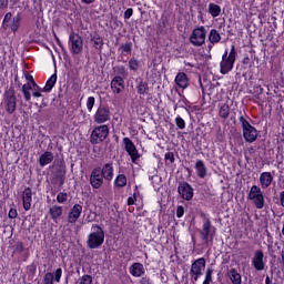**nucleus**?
Returning a JSON list of instances; mask_svg holds the SVG:
<instances>
[{
  "instance_id": "nucleus-50",
  "label": "nucleus",
  "mask_w": 284,
  "mask_h": 284,
  "mask_svg": "<svg viewBox=\"0 0 284 284\" xmlns=\"http://www.w3.org/2000/svg\"><path fill=\"white\" fill-rule=\"evenodd\" d=\"M184 214H185V209H183V206H178V209H176V217L181 219V217H183Z\"/></svg>"
},
{
  "instance_id": "nucleus-12",
  "label": "nucleus",
  "mask_w": 284,
  "mask_h": 284,
  "mask_svg": "<svg viewBox=\"0 0 284 284\" xmlns=\"http://www.w3.org/2000/svg\"><path fill=\"white\" fill-rule=\"evenodd\" d=\"M123 143L129 156L131 158L132 163L136 164V162L141 159V154L139 153L135 144L130 138H124Z\"/></svg>"
},
{
  "instance_id": "nucleus-43",
  "label": "nucleus",
  "mask_w": 284,
  "mask_h": 284,
  "mask_svg": "<svg viewBox=\"0 0 284 284\" xmlns=\"http://www.w3.org/2000/svg\"><path fill=\"white\" fill-rule=\"evenodd\" d=\"M212 268H207L206 273H205V280L203 282V284H212Z\"/></svg>"
},
{
  "instance_id": "nucleus-48",
  "label": "nucleus",
  "mask_w": 284,
  "mask_h": 284,
  "mask_svg": "<svg viewBox=\"0 0 284 284\" xmlns=\"http://www.w3.org/2000/svg\"><path fill=\"white\" fill-rule=\"evenodd\" d=\"M8 217L10 220H14L18 217V211L16 209H10L9 213H8Z\"/></svg>"
},
{
  "instance_id": "nucleus-47",
  "label": "nucleus",
  "mask_w": 284,
  "mask_h": 284,
  "mask_svg": "<svg viewBox=\"0 0 284 284\" xmlns=\"http://www.w3.org/2000/svg\"><path fill=\"white\" fill-rule=\"evenodd\" d=\"M24 79H26L27 83H30L31 85H36V84H37V82H36V80H34L33 75H31V74H29V73H26V74H24Z\"/></svg>"
},
{
  "instance_id": "nucleus-49",
  "label": "nucleus",
  "mask_w": 284,
  "mask_h": 284,
  "mask_svg": "<svg viewBox=\"0 0 284 284\" xmlns=\"http://www.w3.org/2000/svg\"><path fill=\"white\" fill-rule=\"evenodd\" d=\"M165 161L170 162L171 164L174 163V153L172 152L165 153Z\"/></svg>"
},
{
  "instance_id": "nucleus-59",
  "label": "nucleus",
  "mask_w": 284,
  "mask_h": 284,
  "mask_svg": "<svg viewBox=\"0 0 284 284\" xmlns=\"http://www.w3.org/2000/svg\"><path fill=\"white\" fill-rule=\"evenodd\" d=\"M84 3H87V4H91V3H93L95 0H82Z\"/></svg>"
},
{
  "instance_id": "nucleus-8",
  "label": "nucleus",
  "mask_w": 284,
  "mask_h": 284,
  "mask_svg": "<svg viewBox=\"0 0 284 284\" xmlns=\"http://www.w3.org/2000/svg\"><path fill=\"white\" fill-rule=\"evenodd\" d=\"M214 235H216V227L212 225V222H210V220H206L202 225L200 236L202 241L207 243L214 240Z\"/></svg>"
},
{
  "instance_id": "nucleus-29",
  "label": "nucleus",
  "mask_w": 284,
  "mask_h": 284,
  "mask_svg": "<svg viewBox=\"0 0 284 284\" xmlns=\"http://www.w3.org/2000/svg\"><path fill=\"white\" fill-rule=\"evenodd\" d=\"M30 90L31 91L33 90V84H31L30 82H27L26 84L22 85V94L26 101H31L32 99Z\"/></svg>"
},
{
  "instance_id": "nucleus-1",
  "label": "nucleus",
  "mask_w": 284,
  "mask_h": 284,
  "mask_svg": "<svg viewBox=\"0 0 284 284\" xmlns=\"http://www.w3.org/2000/svg\"><path fill=\"white\" fill-rule=\"evenodd\" d=\"M105 232L97 224L91 226V233L88 235L87 245L90 250H97L104 244Z\"/></svg>"
},
{
  "instance_id": "nucleus-26",
  "label": "nucleus",
  "mask_w": 284,
  "mask_h": 284,
  "mask_svg": "<svg viewBox=\"0 0 284 284\" xmlns=\"http://www.w3.org/2000/svg\"><path fill=\"white\" fill-rule=\"evenodd\" d=\"M229 278L232 282V284H243V278L241 277V273H239L236 268L230 270Z\"/></svg>"
},
{
  "instance_id": "nucleus-54",
  "label": "nucleus",
  "mask_w": 284,
  "mask_h": 284,
  "mask_svg": "<svg viewBox=\"0 0 284 284\" xmlns=\"http://www.w3.org/2000/svg\"><path fill=\"white\" fill-rule=\"evenodd\" d=\"M141 284H152V283H151L150 278L143 277V278L141 280Z\"/></svg>"
},
{
  "instance_id": "nucleus-37",
  "label": "nucleus",
  "mask_w": 284,
  "mask_h": 284,
  "mask_svg": "<svg viewBox=\"0 0 284 284\" xmlns=\"http://www.w3.org/2000/svg\"><path fill=\"white\" fill-rule=\"evenodd\" d=\"M94 105H95V98L94 97H89L87 99V110H88V112H92Z\"/></svg>"
},
{
  "instance_id": "nucleus-4",
  "label": "nucleus",
  "mask_w": 284,
  "mask_h": 284,
  "mask_svg": "<svg viewBox=\"0 0 284 284\" xmlns=\"http://www.w3.org/2000/svg\"><path fill=\"white\" fill-rule=\"evenodd\" d=\"M110 134V129L106 124H102L99 125L97 128H94L91 132V143L93 144H98V143H102L103 141H105V139H108Z\"/></svg>"
},
{
  "instance_id": "nucleus-51",
  "label": "nucleus",
  "mask_w": 284,
  "mask_h": 284,
  "mask_svg": "<svg viewBox=\"0 0 284 284\" xmlns=\"http://www.w3.org/2000/svg\"><path fill=\"white\" fill-rule=\"evenodd\" d=\"M97 219V213L95 212H91L88 216H87V222L88 223H93Z\"/></svg>"
},
{
  "instance_id": "nucleus-24",
  "label": "nucleus",
  "mask_w": 284,
  "mask_h": 284,
  "mask_svg": "<svg viewBox=\"0 0 284 284\" xmlns=\"http://www.w3.org/2000/svg\"><path fill=\"white\" fill-rule=\"evenodd\" d=\"M195 171L200 179H205L207 176V166H205V163L203 162V160L196 161Z\"/></svg>"
},
{
  "instance_id": "nucleus-9",
  "label": "nucleus",
  "mask_w": 284,
  "mask_h": 284,
  "mask_svg": "<svg viewBox=\"0 0 284 284\" xmlns=\"http://www.w3.org/2000/svg\"><path fill=\"white\" fill-rule=\"evenodd\" d=\"M112 112L110 106H99L93 115L94 122L98 124L111 121Z\"/></svg>"
},
{
  "instance_id": "nucleus-23",
  "label": "nucleus",
  "mask_w": 284,
  "mask_h": 284,
  "mask_svg": "<svg viewBox=\"0 0 284 284\" xmlns=\"http://www.w3.org/2000/svg\"><path fill=\"white\" fill-rule=\"evenodd\" d=\"M54 160V155L52 152L45 151L43 154L39 158V164L41 168H44L49 164H51Z\"/></svg>"
},
{
  "instance_id": "nucleus-32",
  "label": "nucleus",
  "mask_w": 284,
  "mask_h": 284,
  "mask_svg": "<svg viewBox=\"0 0 284 284\" xmlns=\"http://www.w3.org/2000/svg\"><path fill=\"white\" fill-rule=\"evenodd\" d=\"M138 93L142 94V95L149 94V84H148V82H144V81L139 82Z\"/></svg>"
},
{
  "instance_id": "nucleus-40",
  "label": "nucleus",
  "mask_w": 284,
  "mask_h": 284,
  "mask_svg": "<svg viewBox=\"0 0 284 284\" xmlns=\"http://www.w3.org/2000/svg\"><path fill=\"white\" fill-rule=\"evenodd\" d=\"M62 275H63L62 268H57L54 274H53V281H55L57 283H60L61 278H62Z\"/></svg>"
},
{
  "instance_id": "nucleus-2",
  "label": "nucleus",
  "mask_w": 284,
  "mask_h": 284,
  "mask_svg": "<svg viewBox=\"0 0 284 284\" xmlns=\"http://www.w3.org/2000/svg\"><path fill=\"white\" fill-rule=\"evenodd\" d=\"M235 61H236V49L234 45H232L229 55H227V50H225L224 54L222 55V61L220 63L221 74H227L229 72H232Z\"/></svg>"
},
{
  "instance_id": "nucleus-61",
  "label": "nucleus",
  "mask_w": 284,
  "mask_h": 284,
  "mask_svg": "<svg viewBox=\"0 0 284 284\" xmlns=\"http://www.w3.org/2000/svg\"><path fill=\"white\" fill-rule=\"evenodd\" d=\"M265 284H270V278H268V276H267L266 280H265Z\"/></svg>"
},
{
  "instance_id": "nucleus-22",
  "label": "nucleus",
  "mask_w": 284,
  "mask_h": 284,
  "mask_svg": "<svg viewBox=\"0 0 284 284\" xmlns=\"http://www.w3.org/2000/svg\"><path fill=\"white\" fill-rule=\"evenodd\" d=\"M49 215H50L52 221L57 222L63 215V207L60 206V205H52V206H50Z\"/></svg>"
},
{
  "instance_id": "nucleus-15",
  "label": "nucleus",
  "mask_w": 284,
  "mask_h": 284,
  "mask_svg": "<svg viewBox=\"0 0 284 284\" xmlns=\"http://www.w3.org/2000/svg\"><path fill=\"white\" fill-rule=\"evenodd\" d=\"M180 196L185 201H192L194 197V190L189 183H182L178 187Z\"/></svg>"
},
{
  "instance_id": "nucleus-45",
  "label": "nucleus",
  "mask_w": 284,
  "mask_h": 284,
  "mask_svg": "<svg viewBox=\"0 0 284 284\" xmlns=\"http://www.w3.org/2000/svg\"><path fill=\"white\" fill-rule=\"evenodd\" d=\"M121 49H122L123 52L130 53V52H132L133 43L132 42H126L125 44L121 45Z\"/></svg>"
},
{
  "instance_id": "nucleus-33",
  "label": "nucleus",
  "mask_w": 284,
  "mask_h": 284,
  "mask_svg": "<svg viewBox=\"0 0 284 284\" xmlns=\"http://www.w3.org/2000/svg\"><path fill=\"white\" fill-rule=\"evenodd\" d=\"M209 40L211 43H219V41H221V34H219V31L212 29L210 31Z\"/></svg>"
},
{
  "instance_id": "nucleus-58",
  "label": "nucleus",
  "mask_w": 284,
  "mask_h": 284,
  "mask_svg": "<svg viewBox=\"0 0 284 284\" xmlns=\"http://www.w3.org/2000/svg\"><path fill=\"white\" fill-rule=\"evenodd\" d=\"M267 242H268L270 244L273 243V237H272L270 234H267Z\"/></svg>"
},
{
  "instance_id": "nucleus-18",
  "label": "nucleus",
  "mask_w": 284,
  "mask_h": 284,
  "mask_svg": "<svg viewBox=\"0 0 284 284\" xmlns=\"http://www.w3.org/2000/svg\"><path fill=\"white\" fill-rule=\"evenodd\" d=\"M32 190L30 187L24 189L22 193V204H23V210L26 212H29L32 206Z\"/></svg>"
},
{
  "instance_id": "nucleus-20",
  "label": "nucleus",
  "mask_w": 284,
  "mask_h": 284,
  "mask_svg": "<svg viewBox=\"0 0 284 284\" xmlns=\"http://www.w3.org/2000/svg\"><path fill=\"white\" fill-rule=\"evenodd\" d=\"M101 171V175L103 176V179L108 182H111L114 179V168L113 164L111 163H106L103 165Z\"/></svg>"
},
{
  "instance_id": "nucleus-62",
  "label": "nucleus",
  "mask_w": 284,
  "mask_h": 284,
  "mask_svg": "<svg viewBox=\"0 0 284 284\" xmlns=\"http://www.w3.org/2000/svg\"><path fill=\"white\" fill-rule=\"evenodd\" d=\"M282 234H283V236H284V222H283V230H282Z\"/></svg>"
},
{
  "instance_id": "nucleus-27",
  "label": "nucleus",
  "mask_w": 284,
  "mask_h": 284,
  "mask_svg": "<svg viewBox=\"0 0 284 284\" xmlns=\"http://www.w3.org/2000/svg\"><path fill=\"white\" fill-rule=\"evenodd\" d=\"M57 81H58V75H57V73H54L47 80L45 85L43 87V92H51V90H53Z\"/></svg>"
},
{
  "instance_id": "nucleus-63",
  "label": "nucleus",
  "mask_w": 284,
  "mask_h": 284,
  "mask_svg": "<svg viewBox=\"0 0 284 284\" xmlns=\"http://www.w3.org/2000/svg\"><path fill=\"white\" fill-rule=\"evenodd\" d=\"M283 24H284V19H283Z\"/></svg>"
},
{
  "instance_id": "nucleus-25",
  "label": "nucleus",
  "mask_w": 284,
  "mask_h": 284,
  "mask_svg": "<svg viewBox=\"0 0 284 284\" xmlns=\"http://www.w3.org/2000/svg\"><path fill=\"white\" fill-rule=\"evenodd\" d=\"M272 182H273V176L271 175L270 172L261 173V175H260V183H261V187L263 190L270 187Z\"/></svg>"
},
{
  "instance_id": "nucleus-5",
  "label": "nucleus",
  "mask_w": 284,
  "mask_h": 284,
  "mask_svg": "<svg viewBox=\"0 0 284 284\" xmlns=\"http://www.w3.org/2000/svg\"><path fill=\"white\" fill-rule=\"evenodd\" d=\"M69 49L70 52L73 54H80L83 52L84 49V41L83 38L78 33H70L69 36Z\"/></svg>"
},
{
  "instance_id": "nucleus-53",
  "label": "nucleus",
  "mask_w": 284,
  "mask_h": 284,
  "mask_svg": "<svg viewBox=\"0 0 284 284\" xmlns=\"http://www.w3.org/2000/svg\"><path fill=\"white\" fill-rule=\"evenodd\" d=\"M135 202H136L135 195L128 197V205H129V206L134 205Z\"/></svg>"
},
{
  "instance_id": "nucleus-36",
  "label": "nucleus",
  "mask_w": 284,
  "mask_h": 284,
  "mask_svg": "<svg viewBox=\"0 0 284 284\" xmlns=\"http://www.w3.org/2000/svg\"><path fill=\"white\" fill-rule=\"evenodd\" d=\"M57 202L59 204H64L68 202V193L65 192H60L58 195H57Z\"/></svg>"
},
{
  "instance_id": "nucleus-17",
  "label": "nucleus",
  "mask_w": 284,
  "mask_h": 284,
  "mask_svg": "<svg viewBox=\"0 0 284 284\" xmlns=\"http://www.w3.org/2000/svg\"><path fill=\"white\" fill-rule=\"evenodd\" d=\"M174 81L180 90H187V88H190V78L183 72L178 73Z\"/></svg>"
},
{
  "instance_id": "nucleus-60",
  "label": "nucleus",
  "mask_w": 284,
  "mask_h": 284,
  "mask_svg": "<svg viewBox=\"0 0 284 284\" xmlns=\"http://www.w3.org/2000/svg\"><path fill=\"white\" fill-rule=\"evenodd\" d=\"M281 257H282V263H283V266H284V248L281 252Z\"/></svg>"
},
{
  "instance_id": "nucleus-7",
  "label": "nucleus",
  "mask_w": 284,
  "mask_h": 284,
  "mask_svg": "<svg viewBox=\"0 0 284 284\" xmlns=\"http://www.w3.org/2000/svg\"><path fill=\"white\" fill-rule=\"evenodd\" d=\"M4 108L8 114H14L17 110V97L12 92H6L0 109Z\"/></svg>"
},
{
  "instance_id": "nucleus-52",
  "label": "nucleus",
  "mask_w": 284,
  "mask_h": 284,
  "mask_svg": "<svg viewBox=\"0 0 284 284\" xmlns=\"http://www.w3.org/2000/svg\"><path fill=\"white\" fill-rule=\"evenodd\" d=\"M133 9H126L125 12H124V18L125 19H130L132 16H133Z\"/></svg>"
},
{
  "instance_id": "nucleus-56",
  "label": "nucleus",
  "mask_w": 284,
  "mask_h": 284,
  "mask_svg": "<svg viewBox=\"0 0 284 284\" xmlns=\"http://www.w3.org/2000/svg\"><path fill=\"white\" fill-rule=\"evenodd\" d=\"M280 199H281V205L282 207H284V191L281 193Z\"/></svg>"
},
{
  "instance_id": "nucleus-42",
  "label": "nucleus",
  "mask_w": 284,
  "mask_h": 284,
  "mask_svg": "<svg viewBox=\"0 0 284 284\" xmlns=\"http://www.w3.org/2000/svg\"><path fill=\"white\" fill-rule=\"evenodd\" d=\"M175 125H178L180 130H185V120L181 116L175 118Z\"/></svg>"
},
{
  "instance_id": "nucleus-21",
  "label": "nucleus",
  "mask_w": 284,
  "mask_h": 284,
  "mask_svg": "<svg viewBox=\"0 0 284 284\" xmlns=\"http://www.w3.org/2000/svg\"><path fill=\"white\" fill-rule=\"evenodd\" d=\"M133 277H142L145 274V267L142 263H134L129 268Z\"/></svg>"
},
{
  "instance_id": "nucleus-44",
  "label": "nucleus",
  "mask_w": 284,
  "mask_h": 284,
  "mask_svg": "<svg viewBox=\"0 0 284 284\" xmlns=\"http://www.w3.org/2000/svg\"><path fill=\"white\" fill-rule=\"evenodd\" d=\"M92 283H93V278L90 275H83L79 281V284H92Z\"/></svg>"
},
{
  "instance_id": "nucleus-19",
  "label": "nucleus",
  "mask_w": 284,
  "mask_h": 284,
  "mask_svg": "<svg viewBox=\"0 0 284 284\" xmlns=\"http://www.w3.org/2000/svg\"><path fill=\"white\" fill-rule=\"evenodd\" d=\"M124 80L122 77H114L111 81V90L114 94H121L124 90Z\"/></svg>"
},
{
  "instance_id": "nucleus-31",
  "label": "nucleus",
  "mask_w": 284,
  "mask_h": 284,
  "mask_svg": "<svg viewBox=\"0 0 284 284\" xmlns=\"http://www.w3.org/2000/svg\"><path fill=\"white\" fill-rule=\"evenodd\" d=\"M209 13L213 17L216 18L219 14H221V6L216 3H210L209 4Z\"/></svg>"
},
{
  "instance_id": "nucleus-57",
  "label": "nucleus",
  "mask_w": 284,
  "mask_h": 284,
  "mask_svg": "<svg viewBox=\"0 0 284 284\" xmlns=\"http://www.w3.org/2000/svg\"><path fill=\"white\" fill-rule=\"evenodd\" d=\"M119 72H120V74H125V68L124 67H119Z\"/></svg>"
},
{
  "instance_id": "nucleus-38",
  "label": "nucleus",
  "mask_w": 284,
  "mask_h": 284,
  "mask_svg": "<svg viewBox=\"0 0 284 284\" xmlns=\"http://www.w3.org/2000/svg\"><path fill=\"white\" fill-rule=\"evenodd\" d=\"M92 41H93V44H94V48H95V49L102 48V45H103V40L101 39L100 36H94V37L92 38Z\"/></svg>"
},
{
  "instance_id": "nucleus-13",
  "label": "nucleus",
  "mask_w": 284,
  "mask_h": 284,
  "mask_svg": "<svg viewBox=\"0 0 284 284\" xmlns=\"http://www.w3.org/2000/svg\"><path fill=\"white\" fill-rule=\"evenodd\" d=\"M104 183V178L102 176V172L100 168L93 169L90 176V184L92 189L99 190L102 187Z\"/></svg>"
},
{
  "instance_id": "nucleus-46",
  "label": "nucleus",
  "mask_w": 284,
  "mask_h": 284,
  "mask_svg": "<svg viewBox=\"0 0 284 284\" xmlns=\"http://www.w3.org/2000/svg\"><path fill=\"white\" fill-rule=\"evenodd\" d=\"M13 20V17H12V13L8 12L6 16H4V19H3V26L4 27H9L10 22Z\"/></svg>"
},
{
  "instance_id": "nucleus-28",
  "label": "nucleus",
  "mask_w": 284,
  "mask_h": 284,
  "mask_svg": "<svg viewBox=\"0 0 284 284\" xmlns=\"http://www.w3.org/2000/svg\"><path fill=\"white\" fill-rule=\"evenodd\" d=\"M114 185L118 189H123L128 185V178L125 174H119L114 180Z\"/></svg>"
},
{
  "instance_id": "nucleus-39",
  "label": "nucleus",
  "mask_w": 284,
  "mask_h": 284,
  "mask_svg": "<svg viewBox=\"0 0 284 284\" xmlns=\"http://www.w3.org/2000/svg\"><path fill=\"white\" fill-rule=\"evenodd\" d=\"M129 68H130V70H134V71L139 70L140 61H138L136 59H131L129 61Z\"/></svg>"
},
{
  "instance_id": "nucleus-16",
  "label": "nucleus",
  "mask_w": 284,
  "mask_h": 284,
  "mask_svg": "<svg viewBox=\"0 0 284 284\" xmlns=\"http://www.w3.org/2000/svg\"><path fill=\"white\" fill-rule=\"evenodd\" d=\"M252 265L257 272H262L265 268L264 253L261 250L255 251Z\"/></svg>"
},
{
  "instance_id": "nucleus-35",
  "label": "nucleus",
  "mask_w": 284,
  "mask_h": 284,
  "mask_svg": "<svg viewBox=\"0 0 284 284\" xmlns=\"http://www.w3.org/2000/svg\"><path fill=\"white\" fill-rule=\"evenodd\" d=\"M220 116L222 119H227L230 116V105L229 104H222L220 108Z\"/></svg>"
},
{
  "instance_id": "nucleus-14",
  "label": "nucleus",
  "mask_w": 284,
  "mask_h": 284,
  "mask_svg": "<svg viewBox=\"0 0 284 284\" xmlns=\"http://www.w3.org/2000/svg\"><path fill=\"white\" fill-rule=\"evenodd\" d=\"M82 212H83V206L81 204H74L68 213V223L75 224L81 217Z\"/></svg>"
},
{
  "instance_id": "nucleus-41",
  "label": "nucleus",
  "mask_w": 284,
  "mask_h": 284,
  "mask_svg": "<svg viewBox=\"0 0 284 284\" xmlns=\"http://www.w3.org/2000/svg\"><path fill=\"white\" fill-rule=\"evenodd\" d=\"M44 284H53L54 282V274L53 273H47L43 277Z\"/></svg>"
},
{
  "instance_id": "nucleus-3",
  "label": "nucleus",
  "mask_w": 284,
  "mask_h": 284,
  "mask_svg": "<svg viewBox=\"0 0 284 284\" xmlns=\"http://www.w3.org/2000/svg\"><path fill=\"white\" fill-rule=\"evenodd\" d=\"M240 123L243 128V136L245 141H247V143H254L258 136V131H256V129L243 116L240 118Z\"/></svg>"
},
{
  "instance_id": "nucleus-10",
  "label": "nucleus",
  "mask_w": 284,
  "mask_h": 284,
  "mask_svg": "<svg viewBox=\"0 0 284 284\" xmlns=\"http://www.w3.org/2000/svg\"><path fill=\"white\" fill-rule=\"evenodd\" d=\"M205 271V260L203 257H200L195 260L191 265V277L197 282L199 277L203 275V272Z\"/></svg>"
},
{
  "instance_id": "nucleus-11",
  "label": "nucleus",
  "mask_w": 284,
  "mask_h": 284,
  "mask_svg": "<svg viewBox=\"0 0 284 284\" xmlns=\"http://www.w3.org/2000/svg\"><path fill=\"white\" fill-rule=\"evenodd\" d=\"M207 36V31H205V27L196 28L192 31L190 41L194 45H203L205 43V37Z\"/></svg>"
},
{
  "instance_id": "nucleus-34",
  "label": "nucleus",
  "mask_w": 284,
  "mask_h": 284,
  "mask_svg": "<svg viewBox=\"0 0 284 284\" xmlns=\"http://www.w3.org/2000/svg\"><path fill=\"white\" fill-rule=\"evenodd\" d=\"M42 92H44V90L37 83L32 85V97L40 99L42 97Z\"/></svg>"
},
{
  "instance_id": "nucleus-6",
  "label": "nucleus",
  "mask_w": 284,
  "mask_h": 284,
  "mask_svg": "<svg viewBox=\"0 0 284 284\" xmlns=\"http://www.w3.org/2000/svg\"><path fill=\"white\" fill-rule=\"evenodd\" d=\"M247 199L255 205L257 210H263L265 203L264 195L257 185H253L251 187Z\"/></svg>"
},
{
  "instance_id": "nucleus-30",
  "label": "nucleus",
  "mask_w": 284,
  "mask_h": 284,
  "mask_svg": "<svg viewBox=\"0 0 284 284\" xmlns=\"http://www.w3.org/2000/svg\"><path fill=\"white\" fill-rule=\"evenodd\" d=\"M21 22V17L19 14L14 16L8 27L13 31H18Z\"/></svg>"
},
{
  "instance_id": "nucleus-55",
  "label": "nucleus",
  "mask_w": 284,
  "mask_h": 284,
  "mask_svg": "<svg viewBox=\"0 0 284 284\" xmlns=\"http://www.w3.org/2000/svg\"><path fill=\"white\" fill-rule=\"evenodd\" d=\"M8 6V1L6 0H0V8H4Z\"/></svg>"
}]
</instances>
